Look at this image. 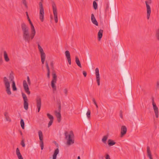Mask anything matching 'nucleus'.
Wrapping results in <instances>:
<instances>
[{
  "label": "nucleus",
  "instance_id": "nucleus-1",
  "mask_svg": "<svg viewBox=\"0 0 159 159\" xmlns=\"http://www.w3.org/2000/svg\"><path fill=\"white\" fill-rule=\"evenodd\" d=\"M29 22L31 25L30 33L29 28L25 23H23L21 25L23 39L25 42L28 43L30 42L33 39L36 34V31L33 24L31 21Z\"/></svg>",
  "mask_w": 159,
  "mask_h": 159
},
{
  "label": "nucleus",
  "instance_id": "nucleus-2",
  "mask_svg": "<svg viewBox=\"0 0 159 159\" xmlns=\"http://www.w3.org/2000/svg\"><path fill=\"white\" fill-rule=\"evenodd\" d=\"M68 133L66 132L65 133V138L67 140L66 144L70 146L74 143V135L72 131L70 132L69 134H67Z\"/></svg>",
  "mask_w": 159,
  "mask_h": 159
},
{
  "label": "nucleus",
  "instance_id": "nucleus-3",
  "mask_svg": "<svg viewBox=\"0 0 159 159\" xmlns=\"http://www.w3.org/2000/svg\"><path fill=\"white\" fill-rule=\"evenodd\" d=\"M52 79L51 82V85L53 91H55L56 90V87L55 84L57 81V76L54 71H53L52 73Z\"/></svg>",
  "mask_w": 159,
  "mask_h": 159
},
{
  "label": "nucleus",
  "instance_id": "nucleus-4",
  "mask_svg": "<svg viewBox=\"0 0 159 159\" xmlns=\"http://www.w3.org/2000/svg\"><path fill=\"white\" fill-rule=\"evenodd\" d=\"M3 81L5 87L6 88V92L8 95H10L11 94V93L10 90V83L9 82L8 79L6 77H4Z\"/></svg>",
  "mask_w": 159,
  "mask_h": 159
},
{
  "label": "nucleus",
  "instance_id": "nucleus-5",
  "mask_svg": "<svg viewBox=\"0 0 159 159\" xmlns=\"http://www.w3.org/2000/svg\"><path fill=\"white\" fill-rule=\"evenodd\" d=\"M54 18L55 22L57 23L58 21L57 8L56 4L53 2L52 5Z\"/></svg>",
  "mask_w": 159,
  "mask_h": 159
},
{
  "label": "nucleus",
  "instance_id": "nucleus-6",
  "mask_svg": "<svg viewBox=\"0 0 159 159\" xmlns=\"http://www.w3.org/2000/svg\"><path fill=\"white\" fill-rule=\"evenodd\" d=\"M39 5L40 8L39 19L42 22H43L44 20V13L42 2H39Z\"/></svg>",
  "mask_w": 159,
  "mask_h": 159
},
{
  "label": "nucleus",
  "instance_id": "nucleus-7",
  "mask_svg": "<svg viewBox=\"0 0 159 159\" xmlns=\"http://www.w3.org/2000/svg\"><path fill=\"white\" fill-rule=\"evenodd\" d=\"M61 103H60L58 105V111H55V115L57 118V121L58 122H61Z\"/></svg>",
  "mask_w": 159,
  "mask_h": 159
},
{
  "label": "nucleus",
  "instance_id": "nucleus-8",
  "mask_svg": "<svg viewBox=\"0 0 159 159\" xmlns=\"http://www.w3.org/2000/svg\"><path fill=\"white\" fill-rule=\"evenodd\" d=\"M151 0H148V1H145V3L147 7V18L148 19H149L151 13V7L149 5V4H151Z\"/></svg>",
  "mask_w": 159,
  "mask_h": 159
},
{
  "label": "nucleus",
  "instance_id": "nucleus-9",
  "mask_svg": "<svg viewBox=\"0 0 159 159\" xmlns=\"http://www.w3.org/2000/svg\"><path fill=\"white\" fill-rule=\"evenodd\" d=\"M22 95L24 100V106L25 109L27 110L28 108V99L26 95L24 93H22Z\"/></svg>",
  "mask_w": 159,
  "mask_h": 159
},
{
  "label": "nucleus",
  "instance_id": "nucleus-10",
  "mask_svg": "<svg viewBox=\"0 0 159 159\" xmlns=\"http://www.w3.org/2000/svg\"><path fill=\"white\" fill-rule=\"evenodd\" d=\"M38 134L40 140V145L41 148V149L42 150L43 149L44 147L43 134L42 131L40 130L39 131Z\"/></svg>",
  "mask_w": 159,
  "mask_h": 159
},
{
  "label": "nucleus",
  "instance_id": "nucleus-11",
  "mask_svg": "<svg viewBox=\"0 0 159 159\" xmlns=\"http://www.w3.org/2000/svg\"><path fill=\"white\" fill-rule=\"evenodd\" d=\"M152 102L153 109L155 113L156 117V118H157L158 117V109L156 104L154 102V98H152Z\"/></svg>",
  "mask_w": 159,
  "mask_h": 159
},
{
  "label": "nucleus",
  "instance_id": "nucleus-12",
  "mask_svg": "<svg viewBox=\"0 0 159 159\" xmlns=\"http://www.w3.org/2000/svg\"><path fill=\"white\" fill-rule=\"evenodd\" d=\"M23 86L25 92L28 94L30 95V91L28 84L25 80H24L23 81Z\"/></svg>",
  "mask_w": 159,
  "mask_h": 159
},
{
  "label": "nucleus",
  "instance_id": "nucleus-13",
  "mask_svg": "<svg viewBox=\"0 0 159 159\" xmlns=\"http://www.w3.org/2000/svg\"><path fill=\"white\" fill-rule=\"evenodd\" d=\"M36 106L38 108V111L39 112L41 105V98L38 97L36 99Z\"/></svg>",
  "mask_w": 159,
  "mask_h": 159
},
{
  "label": "nucleus",
  "instance_id": "nucleus-14",
  "mask_svg": "<svg viewBox=\"0 0 159 159\" xmlns=\"http://www.w3.org/2000/svg\"><path fill=\"white\" fill-rule=\"evenodd\" d=\"M95 75L97 84L99 86L100 85V78L99 74V69L98 68H97L95 69Z\"/></svg>",
  "mask_w": 159,
  "mask_h": 159
},
{
  "label": "nucleus",
  "instance_id": "nucleus-15",
  "mask_svg": "<svg viewBox=\"0 0 159 159\" xmlns=\"http://www.w3.org/2000/svg\"><path fill=\"white\" fill-rule=\"evenodd\" d=\"M41 57V60L42 64H44L45 60V59L46 55L45 53L44 52L43 50H39Z\"/></svg>",
  "mask_w": 159,
  "mask_h": 159
},
{
  "label": "nucleus",
  "instance_id": "nucleus-16",
  "mask_svg": "<svg viewBox=\"0 0 159 159\" xmlns=\"http://www.w3.org/2000/svg\"><path fill=\"white\" fill-rule=\"evenodd\" d=\"M126 127L124 125L122 126L121 129V137H122L127 132Z\"/></svg>",
  "mask_w": 159,
  "mask_h": 159
},
{
  "label": "nucleus",
  "instance_id": "nucleus-17",
  "mask_svg": "<svg viewBox=\"0 0 159 159\" xmlns=\"http://www.w3.org/2000/svg\"><path fill=\"white\" fill-rule=\"evenodd\" d=\"M65 54L69 64L70 65L71 64V61L70 52L68 50H66L65 52Z\"/></svg>",
  "mask_w": 159,
  "mask_h": 159
},
{
  "label": "nucleus",
  "instance_id": "nucleus-18",
  "mask_svg": "<svg viewBox=\"0 0 159 159\" xmlns=\"http://www.w3.org/2000/svg\"><path fill=\"white\" fill-rule=\"evenodd\" d=\"M1 55H3L5 60L6 62H8L9 61L10 59L8 57V54L7 52L4 51L1 53Z\"/></svg>",
  "mask_w": 159,
  "mask_h": 159
},
{
  "label": "nucleus",
  "instance_id": "nucleus-19",
  "mask_svg": "<svg viewBox=\"0 0 159 159\" xmlns=\"http://www.w3.org/2000/svg\"><path fill=\"white\" fill-rule=\"evenodd\" d=\"M91 20L92 23L96 26L98 25V23L93 14H91Z\"/></svg>",
  "mask_w": 159,
  "mask_h": 159
},
{
  "label": "nucleus",
  "instance_id": "nucleus-20",
  "mask_svg": "<svg viewBox=\"0 0 159 159\" xmlns=\"http://www.w3.org/2000/svg\"><path fill=\"white\" fill-rule=\"evenodd\" d=\"M16 153L19 159H23L18 148L16 149Z\"/></svg>",
  "mask_w": 159,
  "mask_h": 159
},
{
  "label": "nucleus",
  "instance_id": "nucleus-21",
  "mask_svg": "<svg viewBox=\"0 0 159 159\" xmlns=\"http://www.w3.org/2000/svg\"><path fill=\"white\" fill-rule=\"evenodd\" d=\"M59 150L58 148L55 150L53 154L52 155V159H56L57 155L59 153Z\"/></svg>",
  "mask_w": 159,
  "mask_h": 159
},
{
  "label": "nucleus",
  "instance_id": "nucleus-22",
  "mask_svg": "<svg viewBox=\"0 0 159 159\" xmlns=\"http://www.w3.org/2000/svg\"><path fill=\"white\" fill-rule=\"evenodd\" d=\"M147 153L148 156L149 157L150 159H152V155L151 152L150 150V148L149 146L147 147Z\"/></svg>",
  "mask_w": 159,
  "mask_h": 159
},
{
  "label": "nucleus",
  "instance_id": "nucleus-23",
  "mask_svg": "<svg viewBox=\"0 0 159 159\" xmlns=\"http://www.w3.org/2000/svg\"><path fill=\"white\" fill-rule=\"evenodd\" d=\"M103 30H100L98 31V40L100 41L102 38V36Z\"/></svg>",
  "mask_w": 159,
  "mask_h": 159
},
{
  "label": "nucleus",
  "instance_id": "nucleus-24",
  "mask_svg": "<svg viewBox=\"0 0 159 159\" xmlns=\"http://www.w3.org/2000/svg\"><path fill=\"white\" fill-rule=\"evenodd\" d=\"M4 115L5 117V118L6 120L7 121H9L11 122V120L10 118L9 117L8 114V113L7 112H5L4 113Z\"/></svg>",
  "mask_w": 159,
  "mask_h": 159
},
{
  "label": "nucleus",
  "instance_id": "nucleus-25",
  "mask_svg": "<svg viewBox=\"0 0 159 159\" xmlns=\"http://www.w3.org/2000/svg\"><path fill=\"white\" fill-rule=\"evenodd\" d=\"M107 142L108 145L110 146H113L116 144V142L111 139H108Z\"/></svg>",
  "mask_w": 159,
  "mask_h": 159
},
{
  "label": "nucleus",
  "instance_id": "nucleus-26",
  "mask_svg": "<svg viewBox=\"0 0 159 159\" xmlns=\"http://www.w3.org/2000/svg\"><path fill=\"white\" fill-rule=\"evenodd\" d=\"M75 62L77 65L80 67H82L78 57H75Z\"/></svg>",
  "mask_w": 159,
  "mask_h": 159
},
{
  "label": "nucleus",
  "instance_id": "nucleus-27",
  "mask_svg": "<svg viewBox=\"0 0 159 159\" xmlns=\"http://www.w3.org/2000/svg\"><path fill=\"white\" fill-rule=\"evenodd\" d=\"M12 90L13 91H16L17 90V88L16 86V84L14 81H13L12 84Z\"/></svg>",
  "mask_w": 159,
  "mask_h": 159
},
{
  "label": "nucleus",
  "instance_id": "nucleus-28",
  "mask_svg": "<svg viewBox=\"0 0 159 159\" xmlns=\"http://www.w3.org/2000/svg\"><path fill=\"white\" fill-rule=\"evenodd\" d=\"M108 135H106L103 137L102 139V141L104 143H106V141L108 138Z\"/></svg>",
  "mask_w": 159,
  "mask_h": 159
},
{
  "label": "nucleus",
  "instance_id": "nucleus-29",
  "mask_svg": "<svg viewBox=\"0 0 159 159\" xmlns=\"http://www.w3.org/2000/svg\"><path fill=\"white\" fill-rule=\"evenodd\" d=\"M20 124L22 128L24 129H25V123L23 119H21Z\"/></svg>",
  "mask_w": 159,
  "mask_h": 159
},
{
  "label": "nucleus",
  "instance_id": "nucleus-30",
  "mask_svg": "<svg viewBox=\"0 0 159 159\" xmlns=\"http://www.w3.org/2000/svg\"><path fill=\"white\" fill-rule=\"evenodd\" d=\"M93 6L94 9L95 10H96L97 9V4L96 2L95 1H94L93 3Z\"/></svg>",
  "mask_w": 159,
  "mask_h": 159
},
{
  "label": "nucleus",
  "instance_id": "nucleus-31",
  "mask_svg": "<svg viewBox=\"0 0 159 159\" xmlns=\"http://www.w3.org/2000/svg\"><path fill=\"white\" fill-rule=\"evenodd\" d=\"M90 111L89 110H88L86 114L88 119H89L90 118Z\"/></svg>",
  "mask_w": 159,
  "mask_h": 159
},
{
  "label": "nucleus",
  "instance_id": "nucleus-32",
  "mask_svg": "<svg viewBox=\"0 0 159 159\" xmlns=\"http://www.w3.org/2000/svg\"><path fill=\"white\" fill-rule=\"evenodd\" d=\"M47 116L48 118L51 120H53V117L49 113L47 114Z\"/></svg>",
  "mask_w": 159,
  "mask_h": 159
},
{
  "label": "nucleus",
  "instance_id": "nucleus-33",
  "mask_svg": "<svg viewBox=\"0 0 159 159\" xmlns=\"http://www.w3.org/2000/svg\"><path fill=\"white\" fill-rule=\"evenodd\" d=\"M63 93L65 94V96H66L67 95L68 93V89L67 88H65L63 90Z\"/></svg>",
  "mask_w": 159,
  "mask_h": 159
},
{
  "label": "nucleus",
  "instance_id": "nucleus-34",
  "mask_svg": "<svg viewBox=\"0 0 159 159\" xmlns=\"http://www.w3.org/2000/svg\"><path fill=\"white\" fill-rule=\"evenodd\" d=\"M9 78V79L11 81H12V82L13 81H14L13 80L14 77H13V75L11 73L10 74Z\"/></svg>",
  "mask_w": 159,
  "mask_h": 159
},
{
  "label": "nucleus",
  "instance_id": "nucleus-35",
  "mask_svg": "<svg viewBox=\"0 0 159 159\" xmlns=\"http://www.w3.org/2000/svg\"><path fill=\"white\" fill-rule=\"evenodd\" d=\"M22 2L23 4L25 5V7L26 8H28V6L27 4V2L26 0H22Z\"/></svg>",
  "mask_w": 159,
  "mask_h": 159
},
{
  "label": "nucleus",
  "instance_id": "nucleus-36",
  "mask_svg": "<svg viewBox=\"0 0 159 159\" xmlns=\"http://www.w3.org/2000/svg\"><path fill=\"white\" fill-rule=\"evenodd\" d=\"M53 120H50L49 121L48 123V127H50L51 125L52 124V123L53 122Z\"/></svg>",
  "mask_w": 159,
  "mask_h": 159
},
{
  "label": "nucleus",
  "instance_id": "nucleus-37",
  "mask_svg": "<svg viewBox=\"0 0 159 159\" xmlns=\"http://www.w3.org/2000/svg\"><path fill=\"white\" fill-rule=\"evenodd\" d=\"M46 66L47 68V71H50V69L48 66V64L47 61L46 62Z\"/></svg>",
  "mask_w": 159,
  "mask_h": 159
},
{
  "label": "nucleus",
  "instance_id": "nucleus-38",
  "mask_svg": "<svg viewBox=\"0 0 159 159\" xmlns=\"http://www.w3.org/2000/svg\"><path fill=\"white\" fill-rule=\"evenodd\" d=\"M27 81L28 83V84L30 85L31 84V82L29 76H27Z\"/></svg>",
  "mask_w": 159,
  "mask_h": 159
},
{
  "label": "nucleus",
  "instance_id": "nucleus-39",
  "mask_svg": "<svg viewBox=\"0 0 159 159\" xmlns=\"http://www.w3.org/2000/svg\"><path fill=\"white\" fill-rule=\"evenodd\" d=\"M21 145L23 147H24L25 146V144L24 143V141L23 140H22L21 142Z\"/></svg>",
  "mask_w": 159,
  "mask_h": 159
},
{
  "label": "nucleus",
  "instance_id": "nucleus-40",
  "mask_svg": "<svg viewBox=\"0 0 159 159\" xmlns=\"http://www.w3.org/2000/svg\"><path fill=\"white\" fill-rule=\"evenodd\" d=\"M106 159H111L110 156L108 154H106L105 157Z\"/></svg>",
  "mask_w": 159,
  "mask_h": 159
},
{
  "label": "nucleus",
  "instance_id": "nucleus-41",
  "mask_svg": "<svg viewBox=\"0 0 159 159\" xmlns=\"http://www.w3.org/2000/svg\"><path fill=\"white\" fill-rule=\"evenodd\" d=\"M3 62V60L1 57H0V65H1Z\"/></svg>",
  "mask_w": 159,
  "mask_h": 159
},
{
  "label": "nucleus",
  "instance_id": "nucleus-42",
  "mask_svg": "<svg viewBox=\"0 0 159 159\" xmlns=\"http://www.w3.org/2000/svg\"><path fill=\"white\" fill-rule=\"evenodd\" d=\"M50 71H47V76L48 78V79H49L50 78Z\"/></svg>",
  "mask_w": 159,
  "mask_h": 159
},
{
  "label": "nucleus",
  "instance_id": "nucleus-43",
  "mask_svg": "<svg viewBox=\"0 0 159 159\" xmlns=\"http://www.w3.org/2000/svg\"><path fill=\"white\" fill-rule=\"evenodd\" d=\"M159 87V82L157 81L156 85V89H157Z\"/></svg>",
  "mask_w": 159,
  "mask_h": 159
},
{
  "label": "nucleus",
  "instance_id": "nucleus-44",
  "mask_svg": "<svg viewBox=\"0 0 159 159\" xmlns=\"http://www.w3.org/2000/svg\"><path fill=\"white\" fill-rule=\"evenodd\" d=\"M92 101L94 104L95 105L97 104L95 99L94 98H93L92 99Z\"/></svg>",
  "mask_w": 159,
  "mask_h": 159
},
{
  "label": "nucleus",
  "instance_id": "nucleus-45",
  "mask_svg": "<svg viewBox=\"0 0 159 159\" xmlns=\"http://www.w3.org/2000/svg\"><path fill=\"white\" fill-rule=\"evenodd\" d=\"M38 47L39 50H43V48H42V47L40 46V45L39 44H38Z\"/></svg>",
  "mask_w": 159,
  "mask_h": 159
},
{
  "label": "nucleus",
  "instance_id": "nucleus-46",
  "mask_svg": "<svg viewBox=\"0 0 159 159\" xmlns=\"http://www.w3.org/2000/svg\"><path fill=\"white\" fill-rule=\"evenodd\" d=\"M83 74L84 76L85 77H86V76L87 75V73H86V72L85 71H83Z\"/></svg>",
  "mask_w": 159,
  "mask_h": 159
},
{
  "label": "nucleus",
  "instance_id": "nucleus-47",
  "mask_svg": "<svg viewBox=\"0 0 159 159\" xmlns=\"http://www.w3.org/2000/svg\"><path fill=\"white\" fill-rule=\"evenodd\" d=\"M120 116L121 118H123V116L122 114V113L121 111H120Z\"/></svg>",
  "mask_w": 159,
  "mask_h": 159
},
{
  "label": "nucleus",
  "instance_id": "nucleus-48",
  "mask_svg": "<svg viewBox=\"0 0 159 159\" xmlns=\"http://www.w3.org/2000/svg\"><path fill=\"white\" fill-rule=\"evenodd\" d=\"M100 159H104L103 157L102 156L101 158H100Z\"/></svg>",
  "mask_w": 159,
  "mask_h": 159
},
{
  "label": "nucleus",
  "instance_id": "nucleus-49",
  "mask_svg": "<svg viewBox=\"0 0 159 159\" xmlns=\"http://www.w3.org/2000/svg\"><path fill=\"white\" fill-rule=\"evenodd\" d=\"M51 66H53V63L52 62H51Z\"/></svg>",
  "mask_w": 159,
  "mask_h": 159
},
{
  "label": "nucleus",
  "instance_id": "nucleus-50",
  "mask_svg": "<svg viewBox=\"0 0 159 159\" xmlns=\"http://www.w3.org/2000/svg\"><path fill=\"white\" fill-rule=\"evenodd\" d=\"M96 106V107L97 108H98V106L97 105V104H96V105H95Z\"/></svg>",
  "mask_w": 159,
  "mask_h": 159
},
{
  "label": "nucleus",
  "instance_id": "nucleus-51",
  "mask_svg": "<svg viewBox=\"0 0 159 159\" xmlns=\"http://www.w3.org/2000/svg\"><path fill=\"white\" fill-rule=\"evenodd\" d=\"M77 159H80V156H78L77 157Z\"/></svg>",
  "mask_w": 159,
  "mask_h": 159
},
{
  "label": "nucleus",
  "instance_id": "nucleus-52",
  "mask_svg": "<svg viewBox=\"0 0 159 159\" xmlns=\"http://www.w3.org/2000/svg\"><path fill=\"white\" fill-rule=\"evenodd\" d=\"M27 16V18L28 19H30V18L29 17V15Z\"/></svg>",
  "mask_w": 159,
  "mask_h": 159
},
{
  "label": "nucleus",
  "instance_id": "nucleus-53",
  "mask_svg": "<svg viewBox=\"0 0 159 159\" xmlns=\"http://www.w3.org/2000/svg\"><path fill=\"white\" fill-rule=\"evenodd\" d=\"M26 16L28 15V12H26Z\"/></svg>",
  "mask_w": 159,
  "mask_h": 159
},
{
  "label": "nucleus",
  "instance_id": "nucleus-54",
  "mask_svg": "<svg viewBox=\"0 0 159 159\" xmlns=\"http://www.w3.org/2000/svg\"><path fill=\"white\" fill-rule=\"evenodd\" d=\"M20 134H21V135H22V132H21V131H20Z\"/></svg>",
  "mask_w": 159,
  "mask_h": 159
},
{
  "label": "nucleus",
  "instance_id": "nucleus-55",
  "mask_svg": "<svg viewBox=\"0 0 159 159\" xmlns=\"http://www.w3.org/2000/svg\"><path fill=\"white\" fill-rule=\"evenodd\" d=\"M54 143H55V144H57V143L56 142V141H54Z\"/></svg>",
  "mask_w": 159,
  "mask_h": 159
},
{
  "label": "nucleus",
  "instance_id": "nucleus-56",
  "mask_svg": "<svg viewBox=\"0 0 159 159\" xmlns=\"http://www.w3.org/2000/svg\"><path fill=\"white\" fill-rule=\"evenodd\" d=\"M28 20L29 21H31L30 19H28Z\"/></svg>",
  "mask_w": 159,
  "mask_h": 159
},
{
  "label": "nucleus",
  "instance_id": "nucleus-57",
  "mask_svg": "<svg viewBox=\"0 0 159 159\" xmlns=\"http://www.w3.org/2000/svg\"><path fill=\"white\" fill-rule=\"evenodd\" d=\"M51 18L52 19V16H51Z\"/></svg>",
  "mask_w": 159,
  "mask_h": 159
},
{
  "label": "nucleus",
  "instance_id": "nucleus-58",
  "mask_svg": "<svg viewBox=\"0 0 159 159\" xmlns=\"http://www.w3.org/2000/svg\"><path fill=\"white\" fill-rule=\"evenodd\" d=\"M95 1H98V0H95Z\"/></svg>",
  "mask_w": 159,
  "mask_h": 159
}]
</instances>
